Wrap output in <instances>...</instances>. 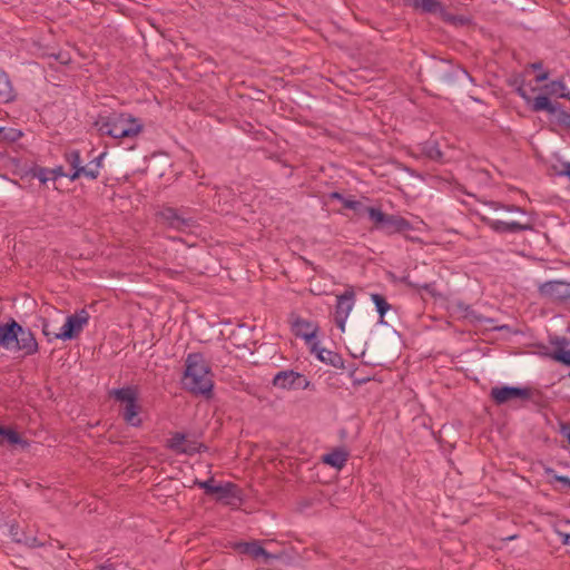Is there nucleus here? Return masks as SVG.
<instances>
[{"mask_svg":"<svg viewBox=\"0 0 570 570\" xmlns=\"http://www.w3.org/2000/svg\"><path fill=\"white\" fill-rule=\"evenodd\" d=\"M532 111H547L551 116V122L564 129H570V112L563 110L560 104H553L549 97L538 95L532 105Z\"/></svg>","mask_w":570,"mask_h":570,"instance_id":"obj_6","label":"nucleus"},{"mask_svg":"<svg viewBox=\"0 0 570 570\" xmlns=\"http://www.w3.org/2000/svg\"><path fill=\"white\" fill-rule=\"evenodd\" d=\"M463 76L469 77L468 72L465 70L460 71Z\"/></svg>","mask_w":570,"mask_h":570,"instance_id":"obj_46","label":"nucleus"},{"mask_svg":"<svg viewBox=\"0 0 570 570\" xmlns=\"http://www.w3.org/2000/svg\"><path fill=\"white\" fill-rule=\"evenodd\" d=\"M159 219L178 232H191L196 227V220L185 217L179 210L173 207H165L158 213Z\"/></svg>","mask_w":570,"mask_h":570,"instance_id":"obj_11","label":"nucleus"},{"mask_svg":"<svg viewBox=\"0 0 570 570\" xmlns=\"http://www.w3.org/2000/svg\"><path fill=\"white\" fill-rule=\"evenodd\" d=\"M326 352V350H322L318 354V357L320 360H322L323 362H327V358L325 357L324 353Z\"/></svg>","mask_w":570,"mask_h":570,"instance_id":"obj_44","label":"nucleus"},{"mask_svg":"<svg viewBox=\"0 0 570 570\" xmlns=\"http://www.w3.org/2000/svg\"><path fill=\"white\" fill-rule=\"evenodd\" d=\"M553 479L560 483H562L563 485L570 488V478L568 476H564V475H558V474H554L553 475Z\"/></svg>","mask_w":570,"mask_h":570,"instance_id":"obj_35","label":"nucleus"},{"mask_svg":"<svg viewBox=\"0 0 570 570\" xmlns=\"http://www.w3.org/2000/svg\"><path fill=\"white\" fill-rule=\"evenodd\" d=\"M404 6L413 8L415 0H402Z\"/></svg>","mask_w":570,"mask_h":570,"instance_id":"obj_42","label":"nucleus"},{"mask_svg":"<svg viewBox=\"0 0 570 570\" xmlns=\"http://www.w3.org/2000/svg\"><path fill=\"white\" fill-rule=\"evenodd\" d=\"M195 484L203 489L206 494H216L217 500H226L238 497L237 485L232 482L215 484V480L210 478L205 481H196Z\"/></svg>","mask_w":570,"mask_h":570,"instance_id":"obj_13","label":"nucleus"},{"mask_svg":"<svg viewBox=\"0 0 570 570\" xmlns=\"http://www.w3.org/2000/svg\"><path fill=\"white\" fill-rule=\"evenodd\" d=\"M69 174L63 171L62 166L56 168L37 167L33 169V177L38 178L42 184L49 180H57L60 177H68Z\"/></svg>","mask_w":570,"mask_h":570,"instance_id":"obj_19","label":"nucleus"},{"mask_svg":"<svg viewBox=\"0 0 570 570\" xmlns=\"http://www.w3.org/2000/svg\"><path fill=\"white\" fill-rule=\"evenodd\" d=\"M0 346L8 351H21L23 355H33L38 352L33 333L14 320L0 325Z\"/></svg>","mask_w":570,"mask_h":570,"instance_id":"obj_3","label":"nucleus"},{"mask_svg":"<svg viewBox=\"0 0 570 570\" xmlns=\"http://www.w3.org/2000/svg\"><path fill=\"white\" fill-rule=\"evenodd\" d=\"M181 383L185 390L195 395L206 399L213 396V374L203 354L190 353L187 355Z\"/></svg>","mask_w":570,"mask_h":570,"instance_id":"obj_1","label":"nucleus"},{"mask_svg":"<svg viewBox=\"0 0 570 570\" xmlns=\"http://www.w3.org/2000/svg\"><path fill=\"white\" fill-rule=\"evenodd\" d=\"M272 384L279 390H307L311 382L301 373L293 370L279 371L275 374Z\"/></svg>","mask_w":570,"mask_h":570,"instance_id":"obj_9","label":"nucleus"},{"mask_svg":"<svg viewBox=\"0 0 570 570\" xmlns=\"http://www.w3.org/2000/svg\"><path fill=\"white\" fill-rule=\"evenodd\" d=\"M4 128L0 127V135L3 134Z\"/></svg>","mask_w":570,"mask_h":570,"instance_id":"obj_47","label":"nucleus"},{"mask_svg":"<svg viewBox=\"0 0 570 570\" xmlns=\"http://www.w3.org/2000/svg\"><path fill=\"white\" fill-rule=\"evenodd\" d=\"M102 155L96 157L91 161H89L87 165H82V168H78V170L70 173L68 175V178L70 180H77L80 177H86L90 180L96 179L100 174V168L102 166L101 164Z\"/></svg>","mask_w":570,"mask_h":570,"instance_id":"obj_17","label":"nucleus"},{"mask_svg":"<svg viewBox=\"0 0 570 570\" xmlns=\"http://www.w3.org/2000/svg\"><path fill=\"white\" fill-rule=\"evenodd\" d=\"M325 353L327 354L326 355L327 362H330L333 365H336V363L334 362V358H338V356L336 354H333L330 351H326Z\"/></svg>","mask_w":570,"mask_h":570,"instance_id":"obj_37","label":"nucleus"},{"mask_svg":"<svg viewBox=\"0 0 570 570\" xmlns=\"http://www.w3.org/2000/svg\"><path fill=\"white\" fill-rule=\"evenodd\" d=\"M530 67L534 70H539L542 68V62H533L530 65Z\"/></svg>","mask_w":570,"mask_h":570,"instance_id":"obj_41","label":"nucleus"},{"mask_svg":"<svg viewBox=\"0 0 570 570\" xmlns=\"http://www.w3.org/2000/svg\"><path fill=\"white\" fill-rule=\"evenodd\" d=\"M22 542L31 548L43 546V543L40 542L36 537H26L24 539H22Z\"/></svg>","mask_w":570,"mask_h":570,"instance_id":"obj_34","label":"nucleus"},{"mask_svg":"<svg viewBox=\"0 0 570 570\" xmlns=\"http://www.w3.org/2000/svg\"><path fill=\"white\" fill-rule=\"evenodd\" d=\"M99 570H117L112 564H104Z\"/></svg>","mask_w":570,"mask_h":570,"instance_id":"obj_40","label":"nucleus"},{"mask_svg":"<svg viewBox=\"0 0 570 570\" xmlns=\"http://www.w3.org/2000/svg\"><path fill=\"white\" fill-rule=\"evenodd\" d=\"M293 327L295 334L297 336L305 338L307 342H309L312 338L316 336L317 327L306 320L296 318L293 323Z\"/></svg>","mask_w":570,"mask_h":570,"instance_id":"obj_20","label":"nucleus"},{"mask_svg":"<svg viewBox=\"0 0 570 570\" xmlns=\"http://www.w3.org/2000/svg\"><path fill=\"white\" fill-rule=\"evenodd\" d=\"M65 160L70 166L71 173L78 170V168H82V161L80 157L79 150H70L65 154Z\"/></svg>","mask_w":570,"mask_h":570,"instance_id":"obj_27","label":"nucleus"},{"mask_svg":"<svg viewBox=\"0 0 570 570\" xmlns=\"http://www.w3.org/2000/svg\"><path fill=\"white\" fill-rule=\"evenodd\" d=\"M233 547L239 553L250 556L253 559L263 558L265 563H267L271 559H276V556L266 551L257 540H253L250 542L239 541L234 543Z\"/></svg>","mask_w":570,"mask_h":570,"instance_id":"obj_16","label":"nucleus"},{"mask_svg":"<svg viewBox=\"0 0 570 570\" xmlns=\"http://www.w3.org/2000/svg\"><path fill=\"white\" fill-rule=\"evenodd\" d=\"M370 219L374 227L385 234H395L411 229V223L400 215L386 214L375 207H366Z\"/></svg>","mask_w":570,"mask_h":570,"instance_id":"obj_5","label":"nucleus"},{"mask_svg":"<svg viewBox=\"0 0 570 570\" xmlns=\"http://www.w3.org/2000/svg\"><path fill=\"white\" fill-rule=\"evenodd\" d=\"M480 219L483 224H485L488 227H490L493 232L498 234H514L532 229V224L529 222L522 223L515 219L503 220L500 218H492L488 215H480Z\"/></svg>","mask_w":570,"mask_h":570,"instance_id":"obj_12","label":"nucleus"},{"mask_svg":"<svg viewBox=\"0 0 570 570\" xmlns=\"http://www.w3.org/2000/svg\"><path fill=\"white\" fill-rule=\"evenodd\" d=\"M14 97V90L8 75L0 69V104L10 102Z\"/></svg>","mask_w":570,"mask_h":570,"instance_id":"obj_22","label":"nucleus"},{"mask_svg":"<svg viewBox=\"0 0 570 570\" xmlns=\"http://www.w3.org/2000/svg\"><path fill=\"white\" fill-rule=\"evenodd\" d=\"M8 442L9 444H20L22 439L16 431L0 426V444Z\"/></svg>","mask_w":570,"mask_h":570,"instance_id":"obj_25","label":"nucleus"},{"mask_svg":"<svg viewBox=\"0 0 570 570\" xmlns=\"http://www.w3.org/2000/svg\"><path fill=\"white\" fill-rule=\"evenodd\" d=\"M548 77H549V73H548V72H542V73H540V75H538V76L535 77V82H538V83H539V82H542V81L547 80V79H548Z\"/></svg>","mask_w":570,"mask_h":570,"instance_id":"obj_38","label":"nucleus"},{"mask_svg":"<svg viewBox=\"0 0 570 570\" xmlns=\"http://www.w3.org/2000/svg\"><path fill=\"white\" fill-rule=\"evenodd\" d=\"M10 532H11L13 541H16L18 543L22 542V539L18 535V531L14 528V525L11 527Z\"/></svg>","mask_w":570,"mask_h":570,"instance_id":"obj_36","label":"nucleus"},{"mask_svg":"<svg viewBox=\"0 0 570 570\" xmlns=\"http://www.w3.org/2000/svg\"><path fill=\"white\" fill-rule=\"evenodd\" d=\"M539 294L552 302L570 306V282L548 281L539 285Z\"/></svg>","mask_w":570,"mask_h":570,"instance_id":"obj_8","label":"nucleus"},{"mask_svg":"<svg viewBox=\"0 0 570 570\" xmlns=\"http://www.w3.org/2000/svg\"><path fill=\"white\" fill-rule=\"evenodd\" d=\"M89 322V314L86 309H81L72 315H69L61 327V331L53 333L55 340H72L79 336L83 327Z\"/></svg>","mask_w":570,"mask_h":570,"instance_id":"obj_7","label":"nucleus"},{"mask_svg":"<svg viewBox=\"0 0 570 570\" xmlns=\"http://www.w3.org/2000/svg\"><path fill=\"white\" fill-rule=\"evenodd\" d=\"M491 397L497 404H504L514 399L529 400L531 389L515 386H495L491 390Z\"/></svg>","mask_w":570,"mask_h":570,"instance_id":"obj_14","label":"nucleus"},{"mask_svg":"<svg viewBox=\"0 0 570 570\" xmlns=\"http://www.w3.org/2000/svg\"><path fill=\"white\" fill-rule=\"evenodd\" d=\"M566 167H567L566 174H567L568 176H570V164H567V165H566Z\"/></svg>","mask_w":570,"mask_h":570,"instance_id":"obj_45","label":"nucleus"},{"mask_svg":"<svg viewBox=\"0 0 570 570\" xmlns=\"http://www.w3.org/2000/svg\"><path fill=\"white\" fill-rule=\"evenodd\" d=\"M569 376H570V372H569Z\"/></svg>","mask_w":570,"mask_h":570,"instance_id":"obj_48","label":"nucleus"},{"mask_svg":"<svg viewBox=\"0 0 570 570\" xmlns=\"http://www.w3.org/2000/svg\"><path fill=\"white\" fill-rule=\"evenodd\" d=\"M517 92L530 106V108L532 109L533 100H534L535 97H532L530 95V92L523 86L519 87L517 89Z\"/></svg>","mask_w":570,"mask_h":570,"instance_id":"obj_32","label":"nucleus"},{"mask_svg":"<svg viewBox=\"0 0 570 570\" xmlns=\"http://www.w3.org/2000/svg\"><path fill=\"white\" fill-rule=\"evenodd\" d=\"M483 205L493 212L504 210L507 213H518V214L524 215V210L521 207L515 206V205H504V204H501L499 202H493V200L484 202Z\"/></svg>","mask_w":570,"mask_h":570,"instance_id":"obj_24","label":"nucleus"},{"mask_svg":"<svg viewBox=\"0 0 570 570\" xmlns=\"http://www.w3.org/2000/svg\"><path fill=\"white\" fill-rule=\"evenodd\" d=\"M109 396L120 404V415L127 425L139 428L142 424L140 417L141 405L138 403L139 392L136 386L114 389Z\"/></svg>","mask_w":570,"mask_h":570,"instance_id":"obj_4","label":"nucleus"},{"mask_svg":"<svg viewBox=\"0 0 570 570\" xmlns=\"http://www.w3.org/2000/svg\"><path fill=\"white\" fill-rule=\"evenodd\" d=\"M184 444H185V434H183V433H175L169 441V448L177 453H181V449H184L183 448Z\"/></svg>","mask_w":570,"mask_h":570,"instance_id":"obj_31","label":"nucleus"},{"mask_svg":"<svg viewBox=\"0 0 570 570\" xmlns=\"http://www.w3.org/2000/svg\"><path fill=\"white\" fill-rule=\"evenodd\" d=\"M420 153L422 156L433 160V161H442L443 153L440 149L438 141L428 140L420 145Z\"/></svg>","mask_w":570,"mask_h":570,"instance_id":"obj_21","label":"nucleus"},{"mask_svg":"<svg viewBox=\"0 0 570 570\" xmlns=\"http://www.w3.org/2000/svg\"><path fill=\"white\" fill-rule=\"evenodd\" d=\"M94 127L100 136H109L115 139L135 138L144 129L139 118L119 111L99 114L94 121Z\"/></svg>","mask_w":570,"mask_h":570,"instance_id":"obj_2","label":"nucleus"},{"mask_svg":"<svg viewBox=\"0 0 570 570\" xmlns=\"http://www.w3.org/2000/svg\"><path fill=\"white\" fill-rule=\"evenodd\" d=\"M355 305V292L348 287L344 293L336 296L334 322L341 332H345L346 321Z\"/></svg>","mask_w":570,"mask_h":570,"instance_id":"obj_10","label":"nucleus"},{"mask_svg":"<svg viewBox=\"0 0 570 570\" xmlns=\"http://www.w3.org/2000/svg\"><path fill=\"white\" fill-rule=\"evenodd\" d=\"M348 456L350 453L346 449L336 448L331 452L323 454L321 461L324 464L330 465L336 470H342L345 466Z\"/></svg>","mask_w":570,"mask_h":570,"instance_id":"obj_18","label":"nucleus"},{"mask_svg":"<svg viewBox=\"0 0 570 570\" xmlns=\"http://www.w3.org/2000/svg\"><path fill=\"white\" fill-rule=\"evenodd\" d=\"M562 537V543L569 546L570 544V534L559 533Z\"/></svg>","mask_w":570,"mask_h":570,"instance_id":"obj_39","label":"nucleus"},{"mask_svg":"<svg viewBox=\"0 0 570 570\" xmlns=\"http://www.w3.org/2000/svg\"><path fill=\"white\" fill-rule=\"evenodd\" d=\"M334 198L341 199L343 203V206L347 209H352L354 212L360 213L362 209L365 210L366 207L363 206V204L358 200L350 199V198H343L338 193L333 194Z\"/></svg>","mask_w":570,"mask_h":570,"instance_id":"obj_29","label":"nucleus"},{"mask_svg":"<svg viewBox=\"0 0 570 570\" xmlns=\"http://www.w3.org/2000/svg\"><path fill=\"white\" fill-rule=\"evenodd\" d=\"M562 433L566 435V438H567V440H568V442H569V444H570V430H569V429L563 428V429H562Z\"/></svg>","mask_w":570,"mask_h":570,"instance_id":"obj_43","label":"nucleus"},{"mask_svg":"<svg viewBox=\"0 0 570 570\" xmlns=\"http://www.w3.org/2000/svg\"><path fill=\"white\" fill-rule=\"evenodd\" d=\"M552 358L562 364L570 365V350L562 345L557 346L552 352Z\"/></svg>","mask_w":570,"mask_h":570,"instance_id":"obj_28","label":"nucleus"},{"mask_svg":"<svg viewBox=\"0 0 570 570\" xmlns=\"http://www.w3.org/2000/svg\"><path fill=\"white\" fill-rule=\"evenodd\" d=\"M413 9L421 13L436 14L446 22H452L455 19L439 0H415Z\"/></svg>","mask_w":570,"mask_h":570,"instance_id":"obj_15","label":"nucleus"},{"mask_svg":"<svg viewBox=\"0 0 570 570\" xmlns=\"http://www.w3.org/2000/svg\"><path fill=\"white\" fill-rule=\"evenodd\" d=\"M542 90L546 91L544 96L547 97L551 95L570 100V91H567V86L563 80H553L550 83L544 85Z\"/></svg>","mask_w":570,"mask_h":570,"instance_id":"obj_23","label":"nucleus"},{"mask_svg":"<svg viewBox=\"0 0 570 570\" xmlns=\"http://www.w3.org/2000/svg\"><path fill=\"white\" fill-rule=\"evenodd\" d=\"M372 302L374 303L377 313L381 317V323H384L383 317L385 313L391 308V305L387 303L385 297L381 294H372L371 295Z\"/></svg>","mask_w":570,"mask_h":570,"instance_id":"obj_26","label":"nucleus"},{"mask_svg":"<svg viewBox=\"0 0 570 570\" xmlns=\"http://www.w3.org/2000/svg\"><path fill=\"white\" fill-rule=\"evenodd\" d=\"M184 449H181V453L183 454H187V455H194L196 453H199L203 451V449L205 450L206 446L203 445L202 443H198L196 441H189L185 438V444L183 446Z\"/></svg>","mask_w":570,"mask_h":570,"instance_id":"obj_30","label":"nucleus"},{"mask_svg":"<svg viewBox=\"0 0 570 570\" xmlns=\"http://www.w3.org/2000/svg\"><path fill=\"white\" fill-rule=\"evenodd\" d=\"M41 323H42V326H41V327H42V333H43V335L47 337V340H48L49 342H51L52 340H55V338H53V333H55V332H51V331L49 330V323H48V321H47V320L42 318Z\"/></svg>","mask_w":570,"mask_h":570,"instance_id":"obj_33","label":"nucleus"}]
</instances>
